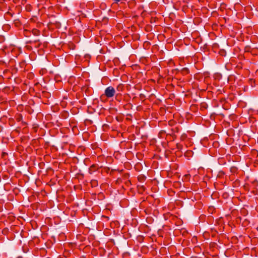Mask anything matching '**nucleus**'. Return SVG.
<instances>
[{
  "label": "nucleus",
  "instance_id": "obj_4",
  "mask_svg": "<svg viewBox=\"0 0 258 258\" xmlns=\"http://www.w3.org/2000/svg\"><path fill=\"white\" fill-rule=\"evenodd\" d=\"M181 72L183 75H186L189 73V71L187 68H184L181 70Z\"/></svg>",
  "mask_w": 258,
  "mask_h": 258
},
{
  "label": "nucleus",
  "instance_id": "obj_5",
  "mask_svg": "<svg viewBox=\"0 0 258 258\" xmlns=\"http://www.w3.org/2000/svg\"><path fill=\"white\" fill-rule=\"evenodd\" d=\"M126 0H112L114 3L118 4L119 2H121L122 1H126Z\"/></svg>",
  "mask_w": 258,
  "mask_h": 258
},
{
  "label": "nucleus",
  "instance_id": "obj_7",
  "mask_svg": "<svg viewBox=\"0 0 258 258\" xmlns=\"http://www.w3.org/2000/svg\"><path fill=\"white\" fill-rule=\"evenodd\" d=\"M93 166H91V167H90V168L89 169V172H90V173H91V170L92 168H93Z\"/></svg>",
  "mask_w": 258,
  "mask_h": 258
},
{
  "label": "nucleus",
  "instance_id": "obj_1",
  "mask_svg": "<svg viewBox=\"0 0 258 258\" xmlns=\"http://www.w3.org/2000/svg\"><path fill=\"white\" fill-rule=\"evenodd\" d=\"M115 94V90L112 86L107 87L104 91V95L108 98L114 96Z\"/></svg>",
  "mask_w": 258,
  "mask_h": 258
},
{
  "label": "nucleus",
  "instance_id": "obj_2",
  "mask_svg": "<svg viewBox=\"0 0 258 258\" xmlns=\"http://www.w3.org/2000/svg\"><path fill=\"white\" fill-rule=\"evenodd\" d=\"M32 33L35 36H39L40 34V31L36 29H33L32 31Z\"/></svg>",
  "mask_w": 258,
  "mask_h": 258
},
{
  "label": "nucleus",
  "instance_id": "obj_8",
  "mask_svg": "<svg viewBox=\"0 0 258 258\" xmlns=\"http://www.w3.org/2000/svg\"><path fill=\"white\" fill-rule=\"evenodd\" d=\"M121 87H122V86L121 85H119V86H117V89H119V88H121Z\"/></svg>",
  "mask_w": 258,
  "mask_h": 258
},
{
  "label": "nucleus",
  "instance_id": "obj_3",
  "mask_svg": "<svg viewBox=\"0 0 258 258\" xmlns=\"http://www.w3.org/2000/svg\"><path fill=\"white\" fill-rule=\"evenodd\" d=\"M90 184L92 187H96L98 185V181L97 180L93 179L91 181Z\"/></svg>",
  "mask_w": 258,
  "mask_h": 258
},
{
  "label": "nucleus",
  "instance_id": "obj_6",
  "mask_svg": "<svg viewBox=\"0 0 258 258\" xmlns=\"http://www.w3.org/2000/svg\"><path fill=\"white\" fill-rule=\"evenodd\" d=\"M139 180H145V177L144 176H140L138 178Z\"/></svg>",
  "mask_w": 258,
  "mask_h": 258
}]
</instances>
